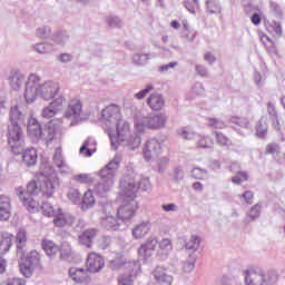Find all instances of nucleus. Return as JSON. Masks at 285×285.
Instances as JSON below:
<instances>
[{"mask_svg":"<svg viewBox=\"0 0 285 285\" xmlns=\"http://www.w3.org/2000/svg\"><path fill=\"white\" fill-rule=\"evenodd\" d=\"M56 112H57V109H53L52 105H49L42 110V117L45 119H51V117H55Z\"/></svg>","mask_w":285,"mask_h":285,"instance_id":"nucleus-62","label":"nucleus"},{"mask_svg":"<svg viewBox=\"0 0 285 285\" xmlns=\"http://www.w3.org/2000/svg\"><path fill=\"white\" fill-rule=\"evenodd\" d=\"M119 164H121V156L117 155L99 171L100 180L94 187V193L99 197H106V194L115 185V175L119 170Z\"/></svg>","mask_w":285,"mask_h":285,"instance_id":"nucleus-5","label":"nucleus"},{"mask_svg":"<svg viewBox=\"0 0 285 285\" xmlns=\"http://www.w3.org/2000/svg\"><path fill=\"white\" fill-rule=\"evenodd\" d=\"M207 10L210 14H217L222 12V7L217 0H207L206 1Z\"/></svg>","mask_w":285,"mask_h":285,"instance_id":"nucleus-42","label":"nucleus"},{"mask_svg":"<svg viewBox=\"0 0 285 285\" xmlns=\"http://www.w3.org/2000/svg\"><path fill=\"white\" fill-rule=\"evenodd\" d=\"M147 106H149L151 110H161L164 106H166V99H164L161 94L154 92L148 97Z\"/></svg>","mask_w":285,"mask_h":285,"instance_id":"nucleus-24","label":"nucleus"},{"mask_svg":"<svg viewBox=\"0 0 285 285\" xmlns=\"http://www.w3.org/2000/svg\"><path fill=\"white\" fill-rule=\"evenodd\" d=\"M128 203L120 206L117 209V215L120 222H128L135 217V213H137V200L134 197H128Z\"/></svg>","mask_w":285,"mask_h":285,"instance_id":"nucleus-14","label":"nucleus"},{"mask_svg":"<svg viewBox=\"0 0 285 285\" xmlns=\"http://www.w3.org/2000/svg\"><path fill=\"white\" fill-rule=\"evenodd\" d=\"M135 169L132 166H127V173L120 179V188L125 197H134L138 190H150V180L148 178H142L135 181Z\"/></svg>","mask_w":285,"mask_h":285,"instance_id":"nucleus-6","label":"nucleus"},{"mask_svg":"<svg viewBox=\"0 0 285 285\" xmlns=\"http://www.w3.org/2000/svg\"><path fill=\"white\" fill-rule=\"evenodd\" d=\"M157 244H159V242L157 240V237L150 236L138 248L139 257H142V259H150V257H153V254L155 253V248H157Z\"/></svg>","mask_w":285,"mask_h":285,"instance_id":"nucleus-17","label":"nucleus"},{"mask_svg":"<svg viewBox=\"0 0 285 285\" xmlns=\"http://www.w3.org/2000/svg\"><path fill=\"white\" fill-rule=\"evenodd\" d=\"M104 258L99 254L91 253L87 258V271L89 273H99L104 268Z\"/></svg>","mask_w":285,"mask_h":285,"instance_id":"nucleus-21","label":"nucleus"},{"mask_svg":"<svg viewBox=\"0 0 285 285\" xmlns=\"http://www.w3.org/2000/svg\"><path fill=\"white\" fill-rule=\"evenodd\" d=\"M204 92H206L204 85L202 82H196L191 88V99H195V97H202Z\"/></svg>","mask_w":285,"mask_h":285,"instance_id":"nucleus-50","label":"nucleus"},{"mask_svg":"<svg viewBox=\"0 0 285 285\" xmlns=\"http://www.w3.org/2000/svg\"><path fill=\"white\" fill-rule=\"evenodd\" d=\"M151 227H153V225L150 224L149 220L138 224L132 229V237H135V239H141V238L146 237V235H148L150 233Z\"/></svg>","mask_w":285,"mask_h":285,"instance_id":"nucleus-26","label":"nucleus"},{"mask_svg":"<svg viewBox=\"0 0 285 285\" xmlns=\"http://www.w3.org/2000/svg\"><path fill=\"white\" fill-rule=\"evenodd\" d=\"M33 50L38 52V55H48L52 52V45L48 42H39L33 46Z\"/></svg>","mask_w":285,"mask_h":285,"instance_id":"nucleus-35","label":"nucleus"},{"mask_svg":"<svg viewBox=\"0 0 285 285\" xmlns=\"http://www.w3.org/2000/svg\"><path fill=\"white\" fill-rule=\"evenodd\" d=\"M63 104H66V98L63 96H60L56 98L52 102H50L51 108L56 109L57 112L59 110H63Z\"/></svg>","mask_w":285,"mask_h":285,"instance_id":"nucleus-55","label":"nucleus"},{"mask_svg":"<svg viewBox=\"0 0 285 285\" xmlns=\"http://www.w3.org/2000/svg\"><path fill=\"white\" fill-rule=\"evenodd\" d=\"M53 217V224L57 228H65V226H72V224H75V216L69 213H63L61 208L57 209Z\"/></svg>","mask_w":285,"mask_h":285,"instance_id":"nucleus-18","label":"nucleus"},{"mask_svg":"<svg viewBox=\"0 0 285 285\" xmlns=\"http://www.w3.org/2000/svg\"><path fill=\"white\" fill-rule=\"evenodd\" d=\"M24 142H22V148L20 153L16 155H21V164L27 168H32V166H37V161L39 156L37 155V149L35 147H29L23 150Z\"/></svg>","mask_w":285,"mask_h":285,"instance_id":"nucleus-15","label":"nucleus"},{"mask_svg":"<svg viewBox=\"0 0 285 285\" xmlns=\"http://www.w3.org/2000/svg\"><path fill=\"white\" fill-rule=\"evenodd\" d=\"M184 179V169L181 167H175L174 168V181L178 184V181H181Z\"/></svg>","mask_w":285,"mask_h":285,"instance_id":"nucleus-63","label":"nucleus"},{"mask_svg":"<svg viewBox=\"0 0 285 285\" xmlns=\"http://www.w3.org/2000/svg\"><path fill=\"white\" fill-rule=\"evenodd\" d=\"M151 277L157 285H170L173 284V275L168 274L166 268L157 266L151 272Z\"/></svg>","mask_w":285,"mask_h":285,"instance_id":"nucleus-19","label":"nucleus"},{"mask_svg":"<svg viewBox=\"0 0 285 285\" xmlns=\"http://www.w3.org/2000/svg\"><path fill=\"white\" fill-rule=\"evenodd\" d=\"M191 177L194 179H208V170L196 167L191 169Z\"/></svg>","mask_w":285,"mask_h":285,"instance_id":"nucleus-44","label":"nucleus"},{"mask_svg":"<svg viewBox=\"0 0 285 285\" xmlns=\"http://www.w3.org/2000/svg\"><path fill=\"white\" fill-rule=\"evenodd\" d=\"M106 217H102L101 219V226L106 228L107 230H119V227L121 226V219L115 218L112 216V204H106L102 208Z\"/></svg>","mask_w":285,"mask_h":285,"instance_id":"nucleus-13","label":"nucleus"},{"mask_svg":"<svg viewBox=\"0 0 285 285\" xmlns=\"http://www.w3.org/2000/svg\"><path fill=\"white\" fill-rule=\"evenodd\" d=\"M69 40L70 36L68 35V32H58L52 36V41L57 46H66V43H68Z\"/></svg>","mask_w":285,"mask_h":285,"instance_id":"nucleus-36","label":"nucleus"},{"mask_svg":"<svg viewBox=\"0 0 285 285\" xmlns=\"http://www.w3.org/2000/svg\"><path fill=\"white\" fill-rule=\"evenodd\" d=\"M38 184L40 186V193L46 195V197H52L55 195V190L57 186H59V178H57V174H46L40 173L38 175Z\"/></svg>","mask_w":285,"mask_h":285,"instance_id":"nucleus-11","label":"nucleus"},{"mask_svg":"<svg viewBox=\"0 0 285 285\" xmlns=\"http://www.w3.org/2000/svg\"><path fill=\"white\" fill-rule=\"evenodd\" d=\"M159 153H161V142H159V140L151 138L146 141L142 148V155L146 161H150V159H155V157H157Z\"/></svg>","mask_w":285,"mask_h":285,"instance_id":"nucleus-16","label":"nucleus"},{"mask_svg":"<svg viewBox=\"0 0 285 285\" xmlns=\"http://www.w3.org/2000/svg\"><path fill=\"white\" fill-rule=\"evenodd\" d=\"M279 276L277 272L256 267L245 271V284L246 285H276Z\"/></svg>","mask_w":285,"mask_h":285,"instance_id":"nucleus-8","label":"nucleus"},{"mask_svg":"<svg viewBox=\"0 0 285 285\" xmlns=\"http://www.w3.org/2000/svg\"><path fill=\"white\" fill-rule=\"evenodd\" d=\"M105 21L109 28H121L124 26V22L117 16H108Z\"/></svg>","mask_w":285,"mask_h":285,"instance_id":"nucleus-40","label":"nucleus"},{"mask_svg":"<svg viewBox=\"0 0 285 285\" xmlns=\"http://www.w3.org/2000/svg\"><path fill=\"white\" fill-rule=\"evenodd\" d=\"M0 285H26V281L21 278H9L2 282Z\"/></svg>","mask_w":285,"mask_h":285,"instance_id":"nucleus-64","label":"nucleus"},{"mask_svg":"<svg viewBox=\"0 0 285 285\" xmlns=\"http://www.w3.org/2000/svg\"><path fill=\"white\" fill-rule=\"evenodd\" d=\"M230 122L239 126L240 128L250 129V121L247 118L232 117Z\"/></svg>","mask_w":285,"mask_h":285,"instance_id":"nucleus-49","label":"nucleus"},{"mask_svg":"<svg viewBox=\"0 0 285 285\" xmlns=\"http://www.w3.org/2000/svg\"><path fill=\"white\" fill-rule=\"evenodd\" d=\"M58 253H60L61 259H68L69 255L72 254V248L70 247L69 243L63 242Z\"/></svg>","mask_w":285,"mask_h":285,"instance_id":"nucleus-47","label":"nucleus"},{"mask_svg":"<svg viewBox=\"0 0 285 285\" xmlns=\"http://www.w3.org/2000/svg\"><path fill=\"white\" fill-rule=\"evenodd\" d=\"M155 90V86L153 85H147L145 89H141L137 94H135V99H138V101H141V99H146V95L149 92H153Z\"/></svg>","mask_w":285,"mask_h":285,"instance_id":"nucleus-52","label":"nucleus"},{"mask_svg":"<svg viewBox=\"0 0 285 285\" xmlns=\"http://www.w3.org/2000/svg\"><path fill=\"white\" fill-rule=\"evenodd\" d=\"M261 214H262V205L256 204V205H254V206L250 208L248 215H249L250 219H252L253 222H255V219H256L257 217H259Z\"/></svg>","mask_w":285,"mask_h":285,"instance_id":"nucleus-56","label":"nucleus"},{"mask_svg":"<svg viewBox=\"0 0 285 285\" xmlns=\"http://www.w3.org/2000/svg\"><path fill=\"white\" fill-rule=\"evenodd\" d=\"M28 135L36 137L37 139H42L46 144H52L57 139V131L53 125H49L47 128L41 129V125L36 118H29L27 125Z\"/></svg>","mask_w":285,"mask_h":285,"instance_id":"nucleus-9","label":"nucleus"},{"mask_svg":"<svg viewBox=\"0 0 285 285\" xmlns=\"http://www.w3.org/2000/svg\"><path fill=\"white\" fill-rule=\"evenodd\" d=\"M97 233H99V229L97 228H89L86 229L80 236H79V243L82 246H86V248H91L92 240L97 237Z\"/></svg>","mask_w":285,"mask_h":285,"instance_id":"nucleus-25","label":"nucleus"},{"mask_svg":"<svg viewBox=\"0 0 285 285\" xmlns=\"http://www.w3.org/2000/svg\"><path fill=\"white\" fill-rule=\"evenodd\" d=\"M195 258L183 263V273H193L195 271Z\"/></svg>","mask_w":285,"mask_h":285,"instance_id":"nucleus-60","label":"nucleus"},{"mask_svg":"<svg viewBox=\"0 0 285 285\" xmlns=\"http://www.w3.org/2000/svg\"><path fill=\"white\" fill-rule=\"evenodd\" d=\"M28 244V234L26 229L20 228L16 235V247H17V255L20 257V273L23 277H32V273L35 268H39L41 265V258L37 250L30 252V254L23 259L26 256V252Z\"/></svg>","mask_w":285,"mask_h":285,"instance_id":"nucleus-4","label":"nucleus"},{"mask_svg":"<svg viewBox=\"0 0 285 285\" xmlns=\"http://www.w3.org/2000/svg\"><path fill=\"white\" fill-rule=\"evenodd\" d=\"M118 285H135V279L130 274H122L118 276Z\"/></svg>","mask_w":285,"mask_h":285,"instance_id":"nucleus-53","label":"nucleus"},{"mask_svg":"<svg viewBox=\"0 0 285 285\" xmlns=\"http://www.w3.org/2000/svg\"><path fill=\"white\" fill-rule=\"evenodd\" d=\"M42 248L47 253L48 257H55L59 253V246H56L52 240H42Z\"/></svg>","mask_w":285,"mask_h":285,"instance_id":"nucleus-30","label":"nucleus"},{"mask_svg":"<svg viewBox=\"0 0 285 285\" xmlns=\"http://www.w3.org/2000/svg\"><path fill=\"white\" fill-rule=\"evenodd\" d=\"M150 56L148 53H135L132 56V61L136 66H146L148 63Z\"/></svg>","mask_w":285,"mask_h":285,"instance_id":"nucleus-41","label":"nucleus"},{"mask_svg":"<svg viewBox=\"0 0 285 285\" xmlns=\"http://www.w3.org/2000/svg\"><path fill=\"white\" fill-rule=\"evenodd\" d=\"M18 196L29 213H38L39 212V203H37V200H35V198H32V196H30V195L26 196L23 190H19Z\"/></svg>","mask_w":285,"mask_h":285,"instance_id":"nucleus-23","label":"nucleus"},{"mask_svg":"<svg viewBox=\"0 0 285 285\" xmlns=\"http://www.w3.org/2000/svg\"><path fill=\"white\" fill-rule=\"evenodd\" d=\"M215 141L210 137L198 136L197 138V147L198 148H213Z\"/></svg>","mask_w":285,"mask_h":285,"instance_id":"nucleus-39","label":"nucleus"},{"mask_svg":"<svg viewBox=\"0 0 285 285\" xmlns=\"http://www.w3.org/2000/svg\"><path fill=\"white\" fill-rule=\"evenodd\" d=\"M53 164L58 168H66V160H63V153L61 147L56 148V151L53 155Z\"/></svg>","mask_w":285,"mask_h":285,"instance_id":"nucleus-37","label":"nucleus"},{"mask_svg":"<svg viewBox=\"0 0 285 285\" xmlns=\"http://www.w3.org/2000/svg\"><path fill=\"white\" fill-rule=\"evenodd\" d=\"M40 209L46 217H53L57 213V210H55V207H52V205L48 202L42 203Z\"/></svg>","mask_w":285,"mask_h":285,"instance_id":"nucleus-46","label":"nucleus"},{"mask_svg":"<svg viewBox=\"0 0 285 285\" xmlns=\"http://www.w3.org/2000/svg\"><path fill=\"white\" fill-rule=\"evenodd\" d=\"M216 142L218 146L228 147L232 145L230 139L226 137L222 131H215Z\"/></svg>","mask_w":285,"mask_h":285,"instance_id":"nucleus-45","label":"nucleus"},{"mask_svg":"<svg viewBox=\"0 0 285 285\" xmlns=\"http://www.w3.org/2000/svg\"><path fill=\"white\" fill-rule=\"evenodd\" d=\"M39 193H41V186H39V178L38 180H31L28 185H27V194H24L26 196L29 195H39Z\"/></svg>","mask_w":285,"mask_h":285,"instance_id":"nucleus-38","label":"nucleus"},{"mask_svg":"<svg viewBox=\"0 0 285 285\" xmlns=\"http://www.w3.org/2000/svg\"><path fill=\"white\" fill-rule=\"evenodd\" d=\"M9 83L12 90H19V88L23 86V76H21L19 72L11 73L9 76Z\"/></svg>","mask_w":285,"mask_h":285,"instance_id":"nucleus-31","label":"nucleus"},{"mask_svg":"<svg viewBox=\"0 0 285 285\" xmlns=\"http://www.w3.org/2000/svg\"><path fill=\"white\" fill-rule=\"evenodd\" d=\"M115 128L116 131L112 128L107 129L112 150H117L119 146H124L127 150H137V148L141 146V136L130 131L129 121L120 119L117 125H115Z\"/></svg>","mask_w":285,"mask_h":285,"instance_id":"nucleus-2","label":"nucleus"},{"mask_svg":"<svg viewBox=\"0 0 285 285\" xmlns=\"http://www.w3.org/2000/svg\"><path fill=\"white\" fill-rule=\"evenodd\" d=\"M66 119H71L70 126H77L81 121H86L83 118V105L79 99H71L68 109L65 112Z\"/></svg>","mask_w":285,"mask_h":285,"instance_id":"nucleus-12","label":"nucleus"},{"mask_svg":"<svg viewBox=\"0 0 285 285\" xmlns=\"http://www.w3.org/2000/svg\"><path fill=\"white\" fill-rule=\"evenodd\" d=\"M266 29L267 31L271 32V35H273L274 37H282L283 35V30H282V23L275 21V20H272V21H267V24H266Z\"/></svg>","mask_w":285,"mask_h":285,"instance_id":"nucleus-29","label":"nucleus"},{"mask_svg":"<svg viewBox=\"0 0 285 285\" xmlns=\"http://www.w3.org/2000/svg\"><path fill=\"white\" fill-rule=\"evenodd\" d=\"M12 248V234H0V255H6Z\"/></svg>","mask_w":285,"mask_h":285,"instance_id":"nucleus-28","label":"nucleus"},{"mask_svg":"<svg viewBox=\"0 0 285 285\" xmlns=\"http://www.w3.org/2000/svg\"><path fill=\"white\" fill-rule=\"evenodd\" d=\"M266 132H268V125L266 124V118L263 117L256 125V136L264 139Z\"/></svg>","mask_w":285,"mask_h":285,"instance_id":"nucleus-34","label":"nucleus"},{"mask_svg":"<svg viewBox=\"0 0 285 285\" xmlns=\"http://www.w3.org/2000/svg\"><path fill=\"white\" fill-rule=\"evenodd\" d=\"M95 206V196L92 195V190H88L85 193L82 197V210H88V208H92Z\"/></svg>","mask_w":285,"mask_h":285,"instance_id":"nucleus-32","label":"nucleus"},{"mask_svg":"<svg viewBox=\"0 0 285 285\" xmlns=\"http://www.w3.org/2000/svg\"><path fill=\"white\" fill-rule=\"evenodd\" d=\"M50 35H52V29L49 26L39 27L36 30V37H38L39 39H48Z\"/></svg>","mask_w":285,"mask_h":285,"instance_id":"nucleus-43","label":"nucleus"},{"mask_svg":"<svg viewBox=\"0 0 285 285\" xmlns=\"http://www.w3.org/2000/svg\"><path fill=\"white\" fill-rule=\"evenodd\" d=\"M61 90L59 82L55 80H47L41 83V77L37 73H30L26 82L24 99L27 104H32L37 97H41L45 101L55 99Z\"/></svg>","mask_w":285,"mask_h":285,"instance_id":"nucleus-1","label":"nucleus"},{"mask_svg":"<svg viewBox=\"0 0 285 285\" xmlns=\"http://www.w3.org/2000/svg\"><path fill=\"white\" fill-rule=\"evenodd\" d=\"M248 179V174L245 171H238L236 176L232 178L233 184H242V181H246Z\"/></svg>","mask_w":285,"mask_h":285,"instance_id":"nucleus-61","label":"nucleus"},{"mask_svg":"<svg viewBox=\"0 0 285 285\" xmlns=\"http://www.w3.org/2000/svg\"><path fill=\"white\" fill-rule=\"evenodd\" d=\"M180 137H183V139L193 140V139H197L199 135L195 134L193 129L188 127H184L180 129Z\"/></svg>","mask_w":285,"mask_h":285,"instance_id":"nucleus-48","label":"nucleus"},{"mask_svg":"<svg viewBox=\"0 0 285 285\" xmlns=\"http://www.w3.org/2000/svg\"><path fill=\"white\" fill-rule=\"evenodd\" d=\"M120 119H122L121 109H119L117 105L107 106L101 111L100 121L106 131L110 130V128H115V125H117Z\"/></svg>","mask_w":285,"mask_h":285,"instance_id":"nucleus-10","label":"nucleus"},{"mask_svg":"<svg viewBox=\"0 0 285 285\" xmlns=\"http://www.w3.org/2000/svg\"><path fill=\"white\" fill-rule=\"evenodd\" d=\"M12 207L10 205V197L6 195L0 196V219L8 222L10 219Z\"/></svg>","mask_w":285,"mask_h":285,"instance_id":"nucleus-22","label":"nucleus"},{"mask_svg":"<svg viewBox=\"0 0 285 285\" xmlns=\"http://www.w3.org/2000/svg\"><path fill=\"white\" fill-rule=\"evenodd\" d=\"M208 126L210 128L223 130V128H226V122L218 118H208Z\"/></svg>","mask_w":285,"mask_h":285,"instance_id":"nucleus-51","label":"nucleus"},{"mask_svg":"<svg viewBox=\"0 0 285 285\" xmlns=\"http://www.w3.org/2000/svg\"><path fill=\"white\" fill-rule=\"evenodd\" d=\"M68 199L72 202V204H77L79 199H81V194L77 189H70L67 194Z\"/></svg>","mask_w":285,"mask_h":285,"instance_id":"nucleus-58","label":"nucleus"},{"mask_svg":"<svg viewBox=\"0 0 285 285\" xmlns=\"http://www.w3.org/2000/svg\"><path fill=\"white\" fill-rule=\"evenodd\" d=\"M69 277L76 284H90V276L85 268L70 267Z\"/></svg>","mask_w":285,"mask_h":285,"instance_id":"nucleus-20","label":"nucleus"},{"mask_svg":"<svg viewBox=\"0 0 285 285\" xmlns=\"http://www.w3.org/2000/svg\"><path fill=\"white\" fill-rule=\"evenodd\" d=\"M26 119L23 107L12 105L9 110V122L7 125L8 144L13 155H19L23 148V130L21 129V121Z\"/></svg>","mask_w":285,"mask_h":285,"instance_id":"nucleus-3","label":"nucleus"},{"mask_svg":"<svg viewBox=\"0 0 285 285\" xmlns=\"http://www.w3.org/2000/svg\"><path fill=\"white\" fill-rule=\"evenodd\" d=\"M158 246L160 259H168V255H170V250H173V242L169 238H164L158 243Z\"/></svg>","mask_w":285,"mask_h":285,"instance_id":"nucleus-27","label":"nucleus"},{"mask_svg":"<svg viewBox=\"0 0 285 285\" xmlns=\"http://www.w3.org/2000/svg\"><path fill=\"white\" fill-rule=\"evenodd\" d=\"M73 180L78 184H92V178L89 174H78L73 176Z\"/></svg>","mask_w":285,"mask_h":285,"instance_id":"nucleus-54","label":"nucleus"},{"mask_svg":"<svg viewBox=\"0 0 285 285\" xmlns=\"http://www.w3.org/2000/svg\"><path fill=\"white\" fill-rule=\"evenodd\" d=\"M199 244H202L199 236L191 235L190 238L186 242L185 247L187 250H193L196 253V250H199Z\"/></svg>","mask_w":285,"mask_h":285,"instance_id":"nucleus-33","label":"nucleus"},{"mask_svg":"<svg viewBox=\"0 0 285 285\" xmlns=\"http://www.w3.org/2000/svg\"><path fill=\"white\" fill-rule=\"evenodd\" d=\"M282 147H279L278 144L272 142L266 146V153L267 155H278L281 153Z\"/></svg>","mask_w":285,"mask_h":285,"instance_id":"nucleus-59","label":"nucleus"},{"mask_svg":"<svg viewBox=\"0 0 285 285\" xmlns=\"http://www.w3.org/2000/svg\"><path fill=\"white\" fill-rule=\"evenodd\" d=\"M90 140H86L82 146L80 147V155H83L85 157H92V151L89 149Z\"/></svg>","mask_w":285,"mask_h":285,"instance_id":"nucleus-57","label":"nucleus"},{"mask_svg":"<svg viewBox=\"0 0 285 285\" xmlns=\"http://www.w3.org/2000/svg\"><path fill=\"white\" fill-rule=\"evenodd\" d=\"M134 119L137 132H144L146 129L157 130L164 128L168 121V116L166 114H149L147 116L136 114Z\"/></svg>","mask_w":285,"mask_h":285,"instance_id":"nucleus-7","label":"nucleus"}]
</instances>
